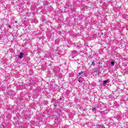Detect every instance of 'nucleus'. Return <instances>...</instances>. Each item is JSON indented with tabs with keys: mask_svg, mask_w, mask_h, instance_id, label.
I'll return each instance as SVG.
<instances>
[{
	"mask_svg": "<svg viewBox=\"0 0 128 128\" xmlns=\"http://www.w3.org/2000/svg\"><path fill=\"white\" fill-rule=\"evenodd\" d=\"M108 84H110V80H108L103 81L102 85L104 86H106Z\"/></svg>",
	"mask_w": 128,
	"mask_h": 128,
	"instance_id": "obj_1",
	"label": "nucleus"
},
{
	"mask_svg": "<svg viewBox=\"0 0 128 128\" xmlns=\"http://www.w3.org/2000/svg\"><path fill=\"white\" fill-rule=\"evenodd\" d=\"M82 76H84V75H81V76L78 78V82H82L84 81V78H82Z\"/></svg>",
	"mask_w": 128,
	"mask_h": 128,
	"instance_id": "obj_2",
	"label": "nucleus"
},
{
	"mask_svg": "<svg viewBox=\"0 0 128 128\" xmlns=\"http://www.w3.org/2000/svg\"><path fill=\"white\" fill-rule=\"evenodd\" d=\"M24 58V53L20 52V56H19V58Z\"/></svg>",
	"mask_w": 128,
	"mask_h": 128,
	"instance_id": "obj_3",
	"label": "nucleus"
},
{
	"mask_svg": "<svg viewBox=\"0 0 128 128\" xmlns=\"http://www.w3.org/2000/svg\"><path fill=\"white\" fill-rule=\"evenodd\" d=\"M42 24H40V26H44V24H46V20L44 19L42 20Z\"/></svg>",
	"mask_w": 128,
	"mask_h": 128,
	"instance_id": "obj_4",
	"label": "nucleus"
},
{
	"mask_svg": "<svg viewBox=\"0 0 128 128\" xmlns=\"http://www.w3.org/2000/svg\"><path fill=\"white\" fill-rule=\"evenodd\" d=\"M82 74H84V72L82 71L78 73V75L79 76H82Z\"/></svg>",
	"mask_w": 128,
	"mask_h": 128,
	"instance_id": "obj_5",
	"label": "nucleus"
},
{
	"mask_svg": "<svg viewBox=\"0 0 128 128\" xmlns=\"http://www.w3.org/2000/svg\"><path fill=\"white\" fill-rule=\"evenodd\" d=\"M110 64H112V66H114V62H110Z\"/></svg>",
	"mask_w": 128,
	"mask_h": 128,
	"instance_id": "obj_6",
	"label": "nucleus"
},
{
	"mask_svg": "<svg viewBox=\"0 0 128 128\" xmlns=\"http://www.w3.org/2000/svg\"><path fill=\"white\" fill-rule=\"evenodd\" d=\"M91 66H96V64L94 63V62H92Z\"/></svg>",
	"mask_w": 128,
	"mask_h": 128,
	"instance_id": "obj_7",
	"label": "nucleus"
},
{
	"mask_svg": "<svg viewBox=\"0 0 128 128\" xmlns=\"http://www.w3.org/2000/svg\"><path fill=\"white\" fill-rule=\"evenodd\" d=\"M92 112H96V108H93L92 109Z\"/></svg>",
	"mask_w": 128,
	"mask_h": 128,
	"instance_id": "obj_8",
	"label": "nucleus"
},
{
	"mask_svg": "<svg viewBox=\"0 0 128 128\" xmlns=\"http://www.w3.org/2000/svg\"><path fill=\"white\" fill-rule=\"evenodd\" d=\"M8 28H12V26L9 25V26H8Z\"/></svg>",
	"mask_w": 128,
	"mask_h": 128,
	"instance_id": "obj_9",
	"label": "nucleus"
},
{
	"mask_svg": "<svg viewBox=\"0 0 128 128\" xmlns=\"http://www.w3.org/2000/svg\"><path fill=\"white\" fill-rule=\"evenodd\" d=\"M20 108H24V107H20Z\"/></svg>",
	"mask_w": 128,
	"mask_h": 128,
	"instance_id": "obj_10",
	"label": "nucleus"
},
{
	"mask_svg": "<svg viewBox=\"0 0 128 128\" xmlns=\"http://www.w3.org/2000/svg\"><path fill=\"white\" fill-rule=\"evenodd\" d=\"M54 106H56V105L54 104Z\"/></svg>",
	"mask_w": 128,
	"mask_h": 128,
	"instance_id": "obj_11",
	"label": "nucleus"
},
{
	"mask_svg": "<svg viewBox=\"0 0 128 128\" xmlns=\"http://www.w3.org/2000/svg\"><path fill=\"white\" fill-rule=\"evenodd\" d=\"M60 100H62V98H60Z\"/></svg>",
	"mask_w": 128,
	"mask_h": 128,
	"instance_id": "obj_12",
	"label": "nucleus"
}]
</instances>
